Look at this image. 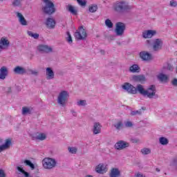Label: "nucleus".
<instances>
[{
  "label": "nucleus",
  "mask_w": 177,
  "mask_h": 177,
  "mask_svg": "<svg viewBox=\"0 0 177 177\" xmlns=\"http://www.w3.org/2000/svg\"><path fill=\"white\" fill-rule=\"evenodd\" d=\"M75 38L79 40H84L86 39L87 35L86 31H85V29H84L83 26H80L79 28V31L77 30L75 32Z\"/></svg>",
  "instance_id": "8"
},
{
  "label": "nucleus",
  "mask_w": 177,
  "mask_h": 177,
  "mask_svg": "<svg viewBox=\"0 0 177 177\" xmlns=\"http://www.w3.org/2000/svg\"><path fill=\"white\" fill-rule=\"evenodd\" d=\"M3 140L2 139H0V143H2Z\"/></svg>",
  "instance_id": "60"
},
{
  "label": "nucleus",
  "mask_w": 177,
  "mask_h": 177,
  "mask_svg": "<svg viewBox=\"0 0 177 177\" xmlns=\"http://www.w3.org/2000/svg\"><path fill=\"white\" fill-rule=\"evenodd\" d=\"M1 1H5V0H1Z\"/></svg>",
  "instance_id": "61"
},
{
  "label": "nucleus",
  "mask_w": 177,
  "mask_h": 177,
  "mask_svg": "<svg viewBox=\"0 0 177 177\" xmlns=\"http://www.w3.org/2000/svg\"><path fill=\"white\" fill-rule=\"evenodd\" d=\"M171 85L173 86H177V79L174 78L173 80H171Z\"/></svg>",
  "instance_id": "46"
},
{
  "label": "nucleus",
  "mask_w": 177,
  "mask_h": 177,
  "mask_svg": "<svg viewBox=\"0 0 177 177\" xmlns=\"http://www.w3.org/2000/svg\"><path fill=\"white\" fill-rule=\"evenodd\" d=\"M0 177H5V172L2 169H0Z\"/></svg>",
  "instance_id": "48"
},
{
  "label": "nucleus",
  "mask_w": 177,
  "mask_h": 177,
  "mask_svg": "<svg viewBox=\"0 0 177 177\" xmlns=\"http://www.w3.org/2000/svg\"><path fill=\"white\" fill-rule=\"evenodd\" d=\"M146 96H147L149 99H157V97H158V95L156 93L157 90L155 85H150L146 90Z\"/></svg>",
  "instance_id": "6"
},
{
  "label": "nucleus",
  "mask_w": 177,
  "mask_h": 177,
  "mask_svg": "<svg viewBox=\"0 0 177 177\" xmlns=\"http://www.w3.org/2000/svg\"><path fill=\"white\" fill-rule=\"evenodd\" d=\"M3 46H6L8 48L9 46V40L5 39V38H1L0 40V49H3Z\"/></svg>",
  "instance_id": "26"
},
{
  "label": "nucleus",
  "mask_w": 177,
  "mask_h": 177,
  "mask_svg": "<svg viewBox=\"0 0 177 177\" xmlns=\"http://www.w3.org/2000/svg\"><path fill=\"white\" fill-rule=\"evenodd\" d=\"M88 10H89V12H91V13H95V12H96V10H97V5L90 6Z\"/></svg>",
  "instance_id": "34"
},
{
  "label": "nucleus",
  "mask_w": 177,
  "mask_h": 177,
  "mask_svg": "<svg viewBox=\"0 0 177 177\" xmlns=\"http://www.w3.org/2000/svg\"><path fill=\"white\" fill-rule=\"evenodd\" d=\"M10 145H12V140L10 139L6 140L5 144L0 146V153H2L3 150H8L10 147Z\"/></svg>",
  "instance_id": "20"
},
{
  "label": "nucleus",
  "mask_w": 177,
  "mask_h": 177,
  "mask_svg": "<svg viewBox=\"0 0 177 177\" xmlns=\"http://www.w3.org/2000/svg\"><path fill=\"white\" fill-rule=\"evenodd\" d=\"M12 5L14 7L21 6V0H12Z\"/></svg>",
  "instance_id": "35"
},
{
  "label": "nucleus",
  "mask_w": 177,
  "mask_h": 177,
  "mask_svg": "<svg viewBox=\"0 0 177 177\" xmlns=\"http://www.w3.org/2000/svg\"><path fill=\"white\" fill-rule=\"evenodd\" d=\"M157 80H158L160 82L167 84V82H168V76L164 73H160L157 75Z\"/></svg>",
  "instance_id": "22"
},
{
  "label": "nucleus",
  "mask_w": 177,
  "mask_h": 177,
  "mask_svg": "<svg viewBox=\"0 0 177 177\" xmlns=\"http://www.w3.org/2000/svg\"><path fill=\"white\" fill-rule=\"evenodd\" d=\"M167 69L169 70V71H174V66L171 64H167Z\"/></svg>",
  "instance_id": "44"
},
{
  "label": "nucleus",
  "mask_w": 177,
  "mask_h": 177,
  "mask_svg": "<svg viewBox=\"0 0 177 177\" xmlns=\"http://www.w3.org/2000/svg\"><path fill=\"white\" fill-rule=\"evenodd\" d=\"M68 150L69 153H71V154H76L77 153V148H75V147H69L68 148Z\"/></svg>",
  "instance_id": "39"
},
{
  "label": "nucleus",
  "mask_w": 177,
  "mask_h": 177,
  "mask_svg": "<svg viewBox=\"0 0 177 177\" xmlns=\"http://www.w3.org/2000/svg\"><path fill=\"white\" fill-rule=\"evenodd\" d=\"M130 73H140V67L138 64H133L129 68Z\"/></svg>",
  "instance_id": "25"
},
{
  "label": "nucleus",
  "mask_w": 177,
  "mask_h": 177,
  "mask_svg": "<svg viewBox=\"0 0 177 177\" xmlns=\"http://www.w3.org/2000/svg\"><path fill=\"white\" fill-rule=\"evenodd\" d=\"M46 75L47 80H53L55 78V72L52 70V68H46Z\"/></svg>",
  "instance_id": "19"
},
{
  "label": "nucleus",
  "mask_w": 177,
  "mask_h": 177,
  "mask_svg": "<svg viewBox=\"0 0 177 177\" xmlns=\"http://www.w3.org/2000/svg\"><path fill=\"white\" fill-rule=\"evenodd\" d=\"M67 9H68V12L72 13V15H74L75 16H77V10H75V8H74V7L73 6L68 5Z\"/></svg>",
  "instance_id": "29"
},
{
  "label": "nucleus",
  "mask_w": 177,
  "mask_h": 177,
  "mask_svg": "<svg viewBox=\"0 0 177 177\" xmlns=\"http://www.w3.org/2000/svg\"><path fill=\"white\" fill-rule=\"evenodd\" d=\"M7 92H8V93H12V88L8 87Z\"/></svg>",
  "instance_id": "55"
},
{
  "label": "nucleus",
  "mask_w": 177,
  "mask_h": 177,
  "mask_svg": "<svg viewBox=\"0 0 177 177\" xmlns=\"http://www.w3.org/2000/svg\"><path fill=\"white\" fill-rule=\"evenodd\" d=\"M32 37H33L35 39H38L39 38V34H38V33H33Z\"/></svg>",
  "instance_id": "47"
},
{
  "label": "nucleus",
  "mask_w": 177,
  "mask_h": 177,
  "mask_svg": "<svg viewBox=\"0 0 177 177\" xmlns=\"http://www.w3.org/2000/svg\"><path fill=\"white\" fill-rule=\"evenodd\" d=\"M118 45L121 46V42H117Z\"/></svg>",
  "instance_id": "59"
},
{
  "label": "nucleus",
  "mask_w": 177,
  "mask_h": 177,
  "mask_svg": "<svg viewBox=\"0 0 177 177\" xmlns=\"http://www.w3.org/2000/svg\"><path fill=\"white\" fill-rule=\"evenodd\" d=\"M140 57L144 62H149V60H151L153 57L151 54L149 53L147 51H142L140 53Z\"/></svg>",
  "instance_id": "13"
},
{
  "label": "nucleus",
  "mask_w": 177,
  "mask_h": 177,
  "mask_svg": "<svg viewBox=\"0 0 177 177\" xmlns=\"http://www.w3.org/2000/svg\"><path fill=\"white\" fill-rule=\"evenodd\" d=\"M141 110H146V106H142Z\"/></svg>",
  "instance_id": "57"
},
{
  "label": "nucleus",
  "mask_w": 177,
  "mask_h": 177,
  "mask_svg": "<svg viewBox=\"0 0 177 177\" xmlns=\"http://www.w3.org/2000/svg\"><path fill=\"white\" fill-rule=\"evenodd\" d=\"M146 44L148 46H150L151 45V40H147Z\"/></svg>",
  "instance_id": "50"
},
{
  "label": "nucleus",
  "mask_w": 177,
  "mask_h": 177,
  "mask_svg": "<svg viewBox=\"0 0 177 177\" xmlns=\"http://www.w3.org/2000/svg\"><path fill=\"white\" fill-rule=\"evenodd\" d=\"M45 25L46 27L50 30H53L56 26V21H55L52 17H48L46 20Z\"/></svg>",
  "instance_id": "12"
},
{
  "label": "nucleus",
  "mask_w": 177,
  "mask_h": 177,
  "mask_svg": "<svg viewBox=\"0 0 177 177\" xmlns=\"http://www.w3.org/2000/svg\"><path fill=\"white\" fill-rule=\"evenodd\" d=\"M95 171L97 174H106L107 172V168L103 164H100L95 167Z\"/></svg>",
  "instance_id": "18"
},
{
  "label": "nucleus",
  "mask_w": 177,
  "mask_h": 177,
  "mask_svg": "<svg viewBox=\"0 0 177 177\" xmlns=\"http://www.w3.org/2000/svg\"><path fill=\"white\" fill-rule=\"evenodd\" d=\"M66 41L69 44H73V37H71V35L70 34V32H66Z\"/></svg>",
  "instance_id": "38"
},
{
  "label": "nucleus",
  "mask_w": 177,
  "mask_h": 177,
  "mask_svg": "<svg viewBox=\"0 0 177 177\" xmlns=\"http://www.w3.org/2000/svg\"><path fill=\"white\" fill-rule=\"evenodd\" d=\"M42 164H43V167H44V168H45V169H52L55 168V167H56L57 162L56 161V160L55 158H45L42 160Z\"/></svg>",
  "instance_id": "3"
},
{
  "label": "nucleus",
  "mask_w": 177,
  "mask_h": 177,
  "mask_svg": "<svg viewBox=\"0 0 177 177\" xmlns=\"http://www.w3.org/2000/svg\"><path fill=\"white\" fill-rule=\"evenodd\" d=\"M152 49L155 52H158L162 49V40L161 39H156L153 41Z\"/></svg>",
  "instance_id": "10"
},
{
  "label": "nucleus",
  "mask_w": 177,
  "mask_h": 177,
  "mask_svg": "<svg viewBox=\"0 0 177 177\" xmlns=\"http://www.w3.org/2000/svg\"><path fill=\"white\" fill-rule=\"evenodd\" d=\"M46 3L45 6L42 7V10L45 15H53L56 12V8H55V3L50 1V0H44Z\"/></svg>",
  "instance_id": "2"
},
{
  "label": "nucleus",
  "mask_w": 177,
  "mask_h": 177,
  "mask_svg": "<svg viewBox=\"0 0 177 177\" xmlns=\"http://www.w3.org/2000/svg\"><path fill=\"white\" fill-rule=\"evenodd\" d=\"M156 172H160V169H159L158 168H156Z\"/></svg>",
  "instance_id": "58"
},
{
  "label": "nucleus",
  "mask_w": 177,
  "mask_h": 177,
  "mask_svg": "<svg viewBox=\"0 0 177 177\" xmlns=\"http://www.w3.org/2000/svg\"><path fill=\"white\" fill-rule=\"evenodd\" d=\"M159 142L162 146H165V145H168V143H169V140H168V138H166L165 137H160L159 138Z\"/></svg>",
  "instance_id": "28"
},
{
  "label": "nucleus",
  "mask_w": 177,
  "mask_h": 177,
  "mask_svg": "<svg viewBox=\"0 0 177 177\" xmlns=\"http://www.w3.org/2000/svg\"><path fill=\"white\" fill-rule=\"evenodd\" d=\"M101 53H102V55H104V54L106 53V52H105L104 50H101Z\"/></svg>",
  "instance_id": "56"
},
{
  "label": "nucleus",
  "mask_w": 177,
  "mask_h": 177,
  "mask_svg": "<svg viewBox=\"0 0 177 177\" xmlns=\"http://www.w3.org/2000/svg\"><path fill=\"white\" fill-rule=\"evenodd\" d=\"M141 153L146 156L147 154H150V153H151V151L149 148H144L141 149Z\"/></svg>",
  "instance_id": "37"
},
{
  "label": "nucleus",
  "mask_w": 177,
  "mask_h": 177,
  "mask_svg": "<svg viewBox=\"0 0 177 177\" xmlns=\"http://www.w3.org/2000/svg\"><path fill=\"white\" fill-rule=\"evenodd\" d=\"M13 72L15 73V74H17L18 75H24V74L27 73V71L26 70V68H24L20 66H16L13 69Z\"/></svg>",
  "instance_id": "14"
},
{
  "label": "nucleus",
  "mask_w": 177,
  "mask_h": 177,
  "mask_svg": "<svg viewBox=\"0 0 177 177\" xmlns=\"http://www.w3.org/2000/svg\"><path fill=\"white\" fill-rule=\"evenodd\" d=\"M131 143H139L140 140L138 138H131Z\"/></svg>",
  "instance_id": "45"
},
{
  "label": "nucleus",
  "mask_w": 177,
  "mask_h": 177,
  "mask_svg": "<svg viewBox=\"0 0 177 177\" xmlns=\"http://www.w3.org/2000/svg\"><path fill=\"white\" fill-rule=\"evenodd\" d=\"M80 6H86V0H77Z\"/></svg>",
  "instance_id": "42"
},
{
  "label": "nucleus",
  "mask_w": 177,
  "mask_h": 177,
  "mask_svg": "<svg viewBox=\"0 0 177 177\" xmlns=\"http://www.w3.org/2000/svg\"><path fill=\"white\" fill-rule=\"evenodd\" d=\"M136 177H145V176H143L142 174L138 173V174L136 175Z\"/></svg>",
  "instance_id": "52"
},
{
  "label": "nucleus",
  "mask_w": 177,
  "mask_h": 177,
  "mask_svg": "<svg viewBox=\"0 0 177 177\" xmlns=\"http://www.w3.org/2000/svg\"><path fill=\"white\" fill-rule=\"evenodd\" d=\"M122 88L131 95H136L138 92H139L140 95H142V96H146V95H147V91H146L145 87L142 84H138L137 87H135L130 83L126 82L122 85Z\"/></svg>",
  "instance_id": "1"
},
{
  "label": "nucleus",
  "mask_w": 177,
  "mask_h": 177,
  "mask_svg": "<svg viewBox=\"0 0 177 177\" xmlns=\"http://www.w3.org/2000/svg\"><path fill=\"white\" fill-rule=\"evenodd\" d=\"M17 16L19 18V21L21 26H27V21L26 20V18H24V16L20 12H17Z\"/></svg>",
  "instance_id": "24"
},
{
  "label": "nucleus",
  "mask_w": 177,
  "mask_h": 177,
  "mask_svg": "<svg viewBox=\"0 0 177 177\" xmlns=\"http://www.w3.org/2000/svg\"><path fill=\"white\" fill-rule=\"evenodd\" d=\"M28 35L29 37H33L34 33L32 31H28Z\"/></svg>",
  "instance_id": "51"
},
{
  "label": "nucleus",
  "mask_w": 177,
  "mask_h": 177,
  "mask_svg": "<svg viewBox=\"0 0 177 177\" xmlns=\"http://www.w3.org/2000/svg\"><path fill=\"white\" fill-rule=\"evenodd\" d=\"M31 74H32V75H38V72L35 71H30Z\"/></svg>",
  "instance_id": "49"
},
{
  "label": "nucleus",
  "mask_w": 177,
  "mask_h": 177,
  "mask_svg": "<svg viewBox=\"0 0 177 177\" xmlns=\"http://www.w3.org/2000/svg\"><path fill=\"white\" fill-rule=\"evenodd\" d=\"M132 78L136 82H140V84L146 82V77L144 75H133Z\"/></svg>",
  "instance_id": "15"
},
{
  "label": "nucleus",
  "mask_w": 177,
  "mask_h": 177,
  "mask_svg": "<svg viewBox=\"0 0 177 177\" xmlns=\"http://www.w3.org/2000/svg\"><path fill=\"white\" fill-rule=\"evenodd\" d=\"M121 171L118 168H112L109 174V177H120Z\"/></svg>",
  "instance_id": "21"
},
{
  "label": "nucleus",
  "mask_w": 177,
  "mask_h": 177,
  "mask_svg": "<svg viewBox=\"0 0 177 177\" xmlns=\"http://www.w3.org/2000/svg\"><path fill=\"white\" fill-rule=\"evenodd\" d=\"M27 114H32L31 109L27 106L22 107V115H27Z\"/></svg>",
  "instance_id": "27"
},
{
  "label": "nucleus",
  "mask_w": 177,
  "mask_h": 177,
  "mask_svg": "<svg viewBox=\"0 0 177 177\" xmlns=\"http://www.w3.org/2000/svg\"><path fill=\"white\" fill-rule=\"evenodd\" d=\"M35 139L37 140H45V139H46V135H45V133H39L35 137Z\"/></svg>",
  "instance_id": "32"
},
{
  "label": "nucleus",
  "mask_w": 177,
  "mask_h": 177,
  "mask_svg": "<svg viewBox=\"0 0 177 177\" xmlns=\"http://www.w3.org/2000/svg\"><path fill=\"white\" fill-rule=\"evenodd\" d=\"M24 162L26 165H28V167H30L31 169H35V165H34V163H32L31 160H25Z\"/></svg>",
  "instance_id": "31"
},
{
  "label": "nucleus",
  "mask_w": 177,
  "mask_h": 177,
  "mask_svg": "<svg viewBox=\"0 0 177 177\" xmlns=\"http://www.w3.org/2000/svg\"><path fill=\"white\" fill-rule=\"evenodd\" d=\"M125 30H127V25H125V24L122 22H118L115 24V32L117 37H122V35H124Z\"/></svg>",
  "instance_id": "5"
},
{
  "label": "nucleus",
  "mask_w": 177,
  "mask_h": 177,
  "mask_svg": "<svg viewBox=\"0 0 177 177\" xmlns=\"http://www.w3.org/2000/svg\"><path fill=\"white\" fill-rule=\"evenodd\" d=\"M71 113H72L73 117H77V112H75V111L72 110Z\"/></svg>",
  "instance_id": "53"
},
{
  "label": "nucleus",
  "mask_w": 177,
  "mask_h": 177,
  "mask_svg": "<svg viewBox=\"0 0 177 177\" xmlns=\"http://www.w3.org/2000/svg\"><path fill=\"white\" fill-rule=\"evenodd\" d=\"M124 127H126V128H132L133 127V123L131 121H127L124 122Z\"/></svg>",
  "instance_id": "40"
},
{
  "label": "nucleus",
  "mask_w": 177,
  "mask_h": 177,
  "mask_svg": "<svg viewBox=\"0 0 177 177\" xmlns=\"http://www.w3.org/2000/svg\"><path fill=\"white\" fill-rule=\"evenodd\" d=\"M127 147H129V143L124 140H120L115 145V149L116 150H123V149H127Z\"/></svg>",
  "instance_id": "11"
},
{
  "label": "nucleus",
  "mask_w": 177,
  "mask_h": 177,
  "mask_svg": "<svg viewBox=\"0 0 177 177\" xmlns=\"http://www.w3.org/2000/svg\"><path fill=\"white\" fill-rule=\"evenodd\" d=\"M8 74H9L8 68L6 66H2L0 68V80H5L8 77Z\"/></svg>",
  "instance_id": "16"
},
{
  "label": "nucleus",
  "mask_w": 177,
  "mask_h": 177,
  "mask_svg": "<svg viewBox=\"0 0 177 177\" xmlns=\"http://www.w3.org/2000/svg\"><path fill=\"white\" fill-rule=\"evenodd\" d=\"M93 131L94 135H97V133H100L102 131V126L100 125V123L95 122Z\"/></svg>",
  "instance_id": "23"
},
{
  "label": "nucleus",
  "mask_w": 177,
  "mask_h": 177,
  "mask_svg": "<svg viewBox=\"0 0 177 177\" xmlns=\"http://www.w3.org/2000/svg\"><path fill=\"white\" fill-rule=\"evenodd\" d=\"M157 32L153 30H149L142 32V38H151L153 35H156Z\"/></svg>",
  "instance_id": "17"
},
{
  "label": "nucleus",
  "mask_w": 177,
  "mask_h": 177,
  "mask_svg": "<svg viewBox=\"0 0 177 177\" xmlns=\"http://www.w3.org/2000/svg\"><path fill=\"white\" fill-rule=\"evenodd\" d=\"M170 6L173 8H176L177 6V1L175 0L170 1Z\"/></svg>",
  "instance_id": "43"
},
{
  "label": "nucleus",
  "mask_w": 177,
  "mask_h": 177,
  "mask_svg": "<svg viewBox=\"0 0 177 177\" xmlns=\"http://www.w3.org/2000/svg\"><path fill=\"white\" fill-rule=\"evenodd\" d=\"M130 115L133 117V115H142V109L138 111H131Z\"/></svg>",
  "instance_id": "33"
},
{
  "label": "nucleus",
  "mask_w": 177,
  "mask_h": 177,
  "mask_svg": "<svg viewBox=\"0 0 177 177\" xmlns=\"http://www.w3.org/2000/svg\"><path fill=\"white\" fill-rule=\"evenodd\" d=\"M70 95L68 91H61L57 97V103L64 107L66 106V102L68 100Z\"/></svg>",
  "instance_id": "4"
},
{
  "label": "nucleus",
  "mask_w": 177,
  "mask_h": 177,
  "mask_svg": "<svg viewBox=\"0 0 177 177\" xmlns=\"http://www.w3.org/2000/svg\"><path fill=\"white\" fill-rule=\"evenodd\" d=\"M110 39H111L112 41H113L114 39H115V35H111L109 37Z\"/></svg>",
  "instance_id": "54"
},
{
  "label": "nucleus",
  "mask_w": 177,
  "mask_h": 177,
  "mask_svg": "<svg viewBox=\"0 0 177 177\" xmlns=\"http://www.w3.org/2000/svg\"><path fill=\"white\" fill-rule=\"evenodd\" d=\"M37 49L39 53H50V52H53L52 47L48 45L40 44L37 46Z\"/></svg>",
  "instance_id": "9"
},
{
  "label": "nucleus",
  "mask_w": 177,
  "mask_h": 177,
  "mask_svg": "<svg viewBox=\"0 0 177 177\" xmlns=\"http://www.w3.org/2000/svg\"><path fill=\"white\" fill-rule=\"evenodd\" d=\"M113 127H115L117 131H120V129H122V127H124V123H122V121H118L117 123L113 124Z\"/></svg>",
  "instance_id": "30"
},
{
  "label": "nucleus",
  "mask_w": 177,
  "mask_h": 177,
  "mask_svg": "<svg viewBox=\"0 0 177 177\" xmlns=\"http://www.w3.org/2000/svg\"><path fill=\"white\" fill-rule=\"evenodd\" d=\"M131 6H128L124 1L117 3L115 6V10H116V12H119L120 13H122V12H125V10H131Z\"/></svg>",
  "instance_id": "7"
},
{
  "label": "nucleus",
  "mask_w": 177,
  "mask_h": 177,
  "mask_svg": "<svg viewBox=\"0 0 177 177\" xmlns=\"http://www.w3.org/2000/svg\"><path fill=\"white\" fill-rule=\"evenodd\" d=\"M105 26H106L108 28H113V26H114V24H113V22H111V20L106 19L105 21Z\"/></svg>",
  "instance_id": "36"
},
{
  "label": "nucleus",
  "mask_w": 177,
  "mask_h": 177,
  "mask_svg": "<svg viewBox=\"0 0 177 177\" xmlns=\"http://www.w3.org/2000/svg\"><path fill=\"white\" fill-rule=\"evenodd\" d=\"M77 106H86V100H81L77 102Z\"/></svg>",
  "instance_id": "41"
}]
</instances>
